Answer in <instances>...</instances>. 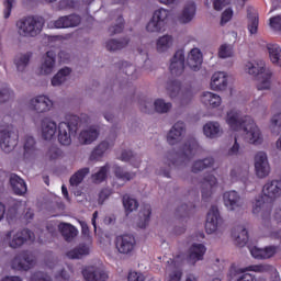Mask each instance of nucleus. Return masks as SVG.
I'll return each mask as SVG.
<instances>
[{
    "label": "nucleus",
    "instance_id": "obj_1",
    "mask_svg": "<svg viewBox=\"0 0 281 281\" xmlns=\"http://www.w3.org/2000/svg\"><path fill=\"white\" fill-rule=\"evenodd\" d=\"M225 122L232 131H238L241 126L243 139L246 144H250L251 146H262L265 143L262 130L251 116L247 115L240 119V112L238 110H229L226 113Z\"/></svg>",
    "mask_w": 281,
    "mask_h": 281
},
{
    "label": "nucleus",
    "instance_id": "obj_2",
    "mask_svg": "<svg viewBox=\"0 0 281 281\" xmlns=\"http://www.w3.org/2000/svg\"><path fill=\"white\" fill-rule=\"evenodd\" d=\"M244 71L248 76L258 78L257 89L259 91H269L273 87V70L267 67L262 60L247 61L244 64Z\"/></svg>",
    "mask_w": 281,
    "mask_h": 281
},
{
    "label": "nucleus",
    "instance_id": "obj_3",
    "mask_svg": "<svg viewBox=\"0 0 281 281\" xmlns=\"http://www.w3.org/2000/svg\"><path fill=\"white\" fill-rule=\"evenodd\" d=\"M280 196L281 181H268L262 188V195L256 196L252 202L254 214H260V212L265 211V205H267V203H273V201H276V199H280Z\"/></svg>",
    "mask_w": 281,
    "mask_h": 281
},
{
    "label": "nucleus",
    "instance_id": "obj_4",
    "mask_svg": "<svg viewBox=\"0 0 281 281\" xmlns=\"http://www.w3.org/2000/svg\"><path fill=\"white\" fill-rule=\"evenodd\" d=\"M57 139L61 146H69L71 138L78 133V116H70L68 121L60 122L57 126Z\"/></svg>",
    "mask_w": 281,
    "mask_h": 281
},
{
    "label": "nucleus",
    "instance_id": "obj_5",
    "mask_svg": "<svg viewBox=\"0 0 281 281\" xmlns=\"http://www.w3.org/2000/svg\"><path fill=\"white\" fill-rule=\"evenodd\" d=\"M170 18V10L166 8H159L154 11L151 18L147 22L145 30L148 34H160L166 30L168 25V19Z\"/></svg>",
    "mask_w": 281,
    "mask_h": 281
},
{
    "label": "nucleus",
    "instance_id": "obj_6",
    "mask_svg": "<svg viewBox=\"0 0 281 281\" xmlns=\"http://www.w3.org/2000/svg\"><path fill=\"white\" fill-rule=\"evenodd\" d=\"M16 30L20 36H38L43 30V22L34 16H27L16 22Z\"/></svg>",
    "mask_w": 281,
    "mask_h": 281
},
{
    "label": "nucleus",
    "instance_id": "obj_7",
    "mask_svg": "<svg viewBox=\"0 0 281 281\" xmlns=\"http://www.w3.org/2000/svg\"><path fill=\"white\" fill-rule=\"evenodd\" d=\"M34 239V233L30 232V229L18 231L13 229L5 234L4 243L9 245L12 249H19V247H23L27 240Z\"/></svg>",
    "mask_w": 281,
    "mask_h": 281
},
{
    "label": "nucleus",
    "instance_id": "obj_8",
    "mask_svg": "<svg viewBox=\"0 0 281 281\" xmlns=\"http://www.w3.org/2000/svg\"><path fill=\"white\" fill-rule=\"evenodd\" d=\"M225 229V223L218 207L212 206L206 215L205 232L206 234H221Z\"/></svg>",
    "mask_w": 281,
    "mask_h": 281
},
{
    "label": "nucleus",
    "instance_id": "obj_9",
    "mask_svg": "<svg viewBox=\"0 0 281 281\" xmlns=\"http://www.w3.org/2000/svg\"><path fill=\"white\" fill-rule=\"evenodd\" d=\"M255 175L258 179H267L271 175V164L266 151H257L254 156Z\"/></svg>",
    "mask_w": 281,
    "mask_h": 281
},
{
    "label": "nucleus",
    "instance_id": "obj_10",
    "mask_svg": "<svg viewBox=\"0 0 281 281\" xmlns=\"http://www.w3.org/2000/svg\"><path fill=\"white\" fill-rule=\"evenodd\" d=\"M114 247L122 256H131L137 247V240L131 234L119 235L114 239Z\"/></svg>",
    "mask_w": 281,
    "mask_h": 281
},
{
    "label": "nucleus",
    "instance_id": "obj_11",
    "mask_svg": "<svg viewBox=\"0 0 281 281\" xmlns=\"http://www.w3.org/2000/svg\"><path fill=\"white\" fill-rule=\"evenodd\" d=\"M19 134L10 126L0 128V147L4 153H11L16 146Z\"/></svg>",
    "mask_w": 281,
    "mask_h": 281
},
{
    "label": "nucleus",
    "instance_id": "obj_12",
    "mask_svg": "<svg viewBox=\"0 0 281 281\" xmlns=\"http://www.w3.org/2000/svg\"><path fill=\"white\" fill-rule=\"evenodd\" d=\"M83 280L86 281H109V271L102 266L90 265L86 266L82 271Z\"/></svg>",
    "mask_w": 281,
    "mask_h": 281
},
{
    "label": "nucleus",
    "instance_id": "obj_13",
    "mask_svg": "<svg viewBox=\"0 0 281 281\" xmlns=\"http://www.w3.org/2000/svg\"><path fill=\"white\" fill-rule=\"evenodd\" d=\"M251 266L244 268L236 266L231 267L227 274L228 281H258L256 276L249 273V271L254 272V270H249Z\"/></svg>",
    "mask_w": 281,
    "mask_h": 281
},
{
    "label": "nucleus",
    "instance_id": "obj_14",
    "mask_svg": "<svg viewBox=\"0 0 281 281\" xmlns=\"http://www.w3.org/2000/svg\"><path fill=\"white\" fill-rule=\"evenodd\" d=\"M54 69H56V52L48 50L41 59L37 74L40 76H52Z\"/></svg>",
    "mask_w": 281,
    "mask_h": 281
},
{
    "label": "nucleus",
    "instance_id": "obj_15",
    "mask_svg": "<svg viewBox=\"0 0 281 281\" xmlns=\"http://www.w3.org/2000/svg\"><path fill=\"white\" fill-rule=\"evenodd\" d=\"M186 136V123L183 121H178L167 134V143L170 146H177L183 142Z\"/></svg>",
    "mask_w": 281,
    "mask_h": 281
},
{
    "label": "nucleus",
    "instance_id": "obj_16",
    "mask_svg": "<svg viewBox=\"0 0 281 281\" xmlns=\"http://www.w3.org/2000/svg\"><path fill=\"white\" fill-rule=\"evenodd\" d=\"M280 251V248L278 246H266L263 248H260L258 246H251L249 248L250 256L255 258L256 260H269L276 256Z\"/></svg>",
    "mask_w": 281,
    "mask_h": 281
},
{
    "label": "nucleus",
    "instance_id": "obj_17",
    "mask_svg": "<svg viewBox=\"0 0 281 281\" xmlns=\"http://www.w3.org/2000/svg\"><path fill=\"white\" fill-rule=\"evenodd\" d=\"M40 133L43 139H46V142H52V139L56 138V133H58V125L54 120L45 117L41 121Z\"/></svg>",
    "mask_w": 281,
    "mask_h": 281
},
{
    "label": "nucleus",
    "instance_id": "obj_18",
    "mask_svg": "<svg viewBox=\"0 0 281 281\" xmlns=\"http://www.w3.org/2000/svg\"><path fill=\"white\" fill-rule=\"evenodd\" d=\"M153 108L156 113H168V111L172 109V103L166 102L164 99H156L153 103L150 101H145L140 105V109L144 111V113H150Z\"/></svg>",
    "mask_w": 281,
    "mask_h": 281
},
{
    "label": "nucleus",
    "instance_id": "obj_19",
    "mask_svg": "<svg viewBox=\"0 0 281 281\" xmlns=\"http://www.w3.org/2000/svg\"><path fill=\"white\" fill-rule=\"evenodd\" d=\"M29 106L32 111H36V113H47V111H52L54 102L47 95H37L30 100Z\"/></svg>",
    "mask_w": 281,
    "mask_h": 281
},
{
    "label": "nucleus",
    "instance_id": "obj_20",
    "mask_svg": "<svg viewBox=\"0 0 281 281\" xmlns=\"http://www.w3.org/2000/svg\"><path fill=\"white\" fill-rule=\"evenodd\" d=\"M223 203L228 212H236V210L243 207V200L236 191H226L223 194Z\"/></svg>",
    "mask_w": 281,
    "mask_h": 281
},
{
    "label": "nucleus",
    "instance_id": "obj_21",
    "mask_svg": "<svg viewBox=\"0 0 281 281\" xmlns=\"http://www.w3.org/2000/svg\"><path fill=\"white\" fill-rule=\"evenodd\" d=\"M34 265V257L29 252H22L14 257L11 266L16 271H27Z\"/></svg>",
    "mask_w": 281,
    "mask_h": 281
},
{
    "label": "nucleus",
    "instance_id": "obj_22",
    "mask_svg": "<svg viewBox=\"0 0 281 281\" xmlns=\"http://www.w3.org/2000/svg\"><path fill=\"white\" fill-rule=\"evenodd\" d=\"M248 271H254V273H269L270 281H281L278 268L269 263L251 265Z\"/></svg>",
    "mask_w": 281,
    "mask_h": 281
},
{
    "label": "nucleus",
    "instance_id": "obj_23",
    "mask_svg": "<svg viewBox=\"0 0 281 281\" xmlns=\"http://www.w3.org/2000/svg\"><path fill=\"white\" fill-rule=\"evenodd\" d=\"M80 25V18L78 15H66L50 22V27L56 30H65L67 27H78Z\"/></svg>",
    "mask_w": 281,
    "mask_h": 281
},
{
    "label": "nucleus",
    "instance_id": "obj_24",
    "mask_svg": "<svg viewBox=\"0 0 281 281\" xmlns=\"http://www.w3.org/2000/svg\"><path fill=\"white\" fill-rule=\"evenodd\" d=\"M229 76L225 71H217L211 78L210 87L213 91H225Z\"/></svg>",
    "mask_w": 281,
    "mask_h": 281
},
{
    "label": "nucleus",
    "instance_id": "obj_25",
    "mask_svg": "<svg viewBox=\"0 0 281 281\" xmlns=\"http://www.w3.org/2000/svg\"><path fill=\"white\" fill-rule=\"evenodd\" d=\"M175 46V37L170 34L159 36L155 43L157 54H168Z\"/></svg>",
    "mask_w": 281,
    "mask_h": 281
},
{
    "label": "nucleus",
    "instance_id": "obj_26",
    "mask_svg": "<svg viewBox=\"0 0 281 281\" xmlns=\"http://www.w3.org/2000/svg\"><path fill=\"white\" fill-rule=\"evenodd\" d=\"M200 102L207 109H218L223 104V99L217 93L205 91L200 95Z\"/></svg>",
    "mask_w": 281,
    "mask_h": 281
},
{
    "label": "nucleus",
    "instance_id": "obj_27",
    "mask_svg": "<svg viewBox=\"0 0 281 281\" xmlns=\"http://www.w3.org/2000/svg\"><path fill=\"white\" fill-rule=\"evenodd\" d=\"M217 188H218V179H216L214 175L205 176L202 182L203 199H207L209 196H212V194L216 192Z\"/></svg>",
    "mask_w": 281,
    "mask_h": 281
},
{
    "label": "nucleus",
    "instance_id": "obj_28",
    "mask_svg": "<svg viewBox=\"0 0 281 281\" xmlns=\"http://www.w3.org/2000/svg\"><path fill=\"white\" fill-rule=\"evenodd\" d=\"M187 65L192 71H199L203 65V53L199 48H192L188 54Z\"/></svg>",
    "mask_w": 281,
    "mask_h": 281
},
{
    "label": "nucleus",
    "instance_id": "obj_29",
    "mask_svg": "<svg viewBox=\"0 0 281 281\" xmlns=\"http://www.w3.org/2000/svg\"><path fill=\"white\" fill-rule=\"evenodd\" d=\"M196 15V5L194 2L187 3L181 13L178 15V23L182 25H187V23H191Z\"/></svg>",
    "mask_w": 281,
    "mask_h": 281
},
{
    "label": "nucleus",
    "instance_id": "obj_30",
    "mask_svg": "<svg viewBox=\"0 0 281 281\" xmlns=\"http://www.w3.org/2000/svg\"><path fill=\"white\" fill-rule=\"evenodd\" d=\"M89 254H91V238H89L87 244H80L75 249L69 250L67 257L71 260H80V258H85Z\"/></svg>",
    "mask_w": 281,
    "mask_h": 281
},
{
    "label": "nucleus",
    "instance_id": "obj_31",
    "mask_svg": "<svg viewBox=\"0 0 281 281\" xmlns=\"http://www.w3.org/2000/svg\"><path fill=\"white\" fill-rule=\"evenodd\" d=\"M205 251L207 248L203 244H193L189 249V263L196 265L199 260H203V256H205Z\"/></svg>",
    "mask_w": 281,
    "mask_h": 281
},
{
    "label": "nucleus",
    "instance_id": "obj_32",
    "mask_svg": "<svg viewBox=\"0 0 281 281\" xmlns=\"http://www.w3.org/2000/svg\"><path fill=\"white\" fill-rule=\"evenodd\" d=\"M183 63H186V57L182 52H177L170 60L169 71L173 76H179L183 74Z\"/></svg>",
    "mask_w": 281,
    "mask_h": 281
},
{
    "label": "nucleus",
    "instance_id": "obj_33",
    "mask_svg": "<svg viewBox=\"0 0 281 281\" xmlns=\"http://www.w3.org/2000/svg\"><path fill=\"white\" fill-rule=\"evenodd\" d=\"M203 133L209 139H216L223 135V127L218 122L211 121L203 126Z\"/></svg>",
    "mask_w": 281,
    "mask_h": 281
},
{
    "label": "nucleus",
    "instance_id": "obj_34",
    "mask_svg": "<svg viewBox=\"0 0 281 281\" xmlns=\"http://www.w3.org/2000/svg\"><path fill=\"white\" fill-rule=\"evenodd\" d=\"M72 70L69 67H64L57 71L56 75L50 79L52 87H63L67 80H69V76H71Z\"/></svg>",
    "mask_w": 281,
    "mask_h": 281
},
{
    "label": "nucleus",
    "instance_id": "obj_35",
    "mask_svg": "<svg viewBox=\"0 0 281 281\" xmlns=\"http://www.w3.org/2000/svg\"><path fill=\"white\" fill-rule=\"evenodd\" d=\"M100 133L95 127H88L80 132L78 136L79 144H93L98 139Z\"/></svg>",
    "mask_w": 281,
    "mask_h": 281
},
{
    "label": "nucleus",
    "instance_id": "obj_36",
    "mask_svg": "<svg viewBox=\"0 0 281 281\" xmlns=\"http://www.w3.org/2000/svg\"><path fill=\"white\" fill-rule=\"evenodd\" d=\"M58 231L67 243H71V240L78 236V228L69 223H60Z\"/></svg>",
    "mask_w": 281,
    "mask_h": 281
},
{
    "label": "nucleus",
    "instance_id": "obj_37",
    "mask_svg": "<svg viewBox=\"0 0 281 281\" xmlns=\"http://www.w3.org/2000/svg\"><path fill=\"white\" fill-rule=\"evenodd\" d=\"M30 60H32V53H20L15 55L13 63L15 65L16 71L23 74L25 69H27V65H30Z\"/></svg>",
    "mask_w": 281,
    "mask_h": 281
},
{
    "label": "nucleus",
    "instance_id": "obj_38",
    "mask_svg": "<svg viewBox=\"0 0 281 281\" xmlns=\"http://www.w3.org/2000/svg\"><path fill=\"white\" fill-rule=\"evenodd\" d=\"M150 205L143 206L138 212V217L136 220V225L140 229H146L148 227V223H150Z\"/></svg>",
    "mask_w": 281,
    "mask_h": 281
},
{
    "label": "nucleus",
    "instance_id": "obj_39",
    "mask_svg": "<svg viewBox=\"0 0 281 281\" xmlns=\"http://www.w3.org/2000/svg\"><path fill=\"white\" fill-rule=\"evenodd\" d=\"M10 183L15 194L23 196V194L27 192V186L25 184V181L21 179V177L16 175H11Z\"/></svg>",
    "mask_w": 281,
    "mask_h": 281
},
{
    "label": "nucleus",
    "instance_id": "obj_40",
    "mask_svg": "<svg viewBox=\"0 0 281 281\" xmlns=\"http://www.w3.org/2000/svg\"><path fill=\"white\" fill-rule=\"evenodd\" d=\"M167 271L169 272L168 281H181L183 273L179 270V262L177 260L171 259L167 261Z\"/></svg>",
    "mask_w": 281,
    "mask_h": 281
},
{
    "label": "nucleus",
    "instance_id": "obj_41",
    "mask_svg": "<svg viewBox=\"0 0 281 281\" xmlns=\"http://www.w3.org/2000/svg\"><path fill=\"white\" fill-rule=\"evenodd\" d=\"M233 238H235V243H237L239 247L247 245V240H249L247 226H237L233 232Z\"/></svg>",
    "mask_w": 281,
    "mask_h": 281
},
{
    "label": "nucleus",
    "instance_id": "obj_42",
    "mask_svg": "<svg viewBox=\"0 0 281 281\" xmlns=\"http://www.w3.org/2000/svg\"><path fill=\"white\" fill-rule=\"evenodd\" d=\"M267 50L269 53V57L273 65H278L281 67V48L278 44H268Z\"/></svg>",
    "mask_w": 281,
    "mask_h": 281
},
{
    "label": "nucleus",
    "instance_id": "obj_43",
    "mask_svg": "<svg viewBox=\"0 0 281 281\" xmlns=\"http://www.w3.org/2000/svg\"><path fill=\"white\" fill-rule=\"evenodd\" d=\"M90 169L89 167H85L79 169L77 172H75L69 180L70 186H80V183H82V181H85V177H87V175H89Z\"/></svg>",
    "mask_w": 281,
    "mask_h": 281
},
{
    "label": "nucleus",
    "instance_id": "obj_44",
    "mask_svg": "<svg viewBox=\"0 0 281 281\" xmlns=\"http://www.w3.org/2000/svg\"><path fill=\"white\" fill-rule=\"evenodd\" d=\"M167 94L171 100L179 98L181 95V82L180 81H169L167 82Z\"/></svg>",
    "mask_w": 281,
    "mask_h": 281
},
{
    "label": "nucleus",
    "instance_id": "obj_45",
    "mask_svg": "<svg viewBox=\"0 0 281 281\" xmlns=\"http://www.w3.org/2000/svg\"><path fill=\"white\" fill-rule=\"evenodd\" d=\"M269 131L272 135H280L281 133V112L273 114L269 122Z\"/></svg>",
    "mask_w": 281,
    "mask_h": 281
},
{
    "label": "nucleus",
    "instance_id": "obj_46",
    "mask_svg": "<svg viewBox=\"0 0 281 281\" xmlns=\"http://www.w3.org/2000/svg\"><path fill=\"white\" fill-rule=\"evenodd\" d=\"M120 159H121V161H128L131 164V166H133L134 168H139L140 164H142V159H139V157L133 155V151H131V150L122 151Z\"/></svg>",
    "mask_w": 281,
    "mask_h": 281
},
{
    "label": "nucleus",
    "instance_id": "obj_47",
    "mask_svg": "<svg viewBox=\"0 0 281 281\" xmlns=\"http://www.w3.org/2000/svg\"><path fill=\"white\" fill-rule=\"evenodd\" d=\"M128 45V40H110L106 42L105 47L109 52H117V49H124Z\"/></svg>",
    "mask_w": 281,
    "mask_h": 281
},
{
    "label": "nucleus",
    "instance_id": "obj_48",
    "mask_svg": "<svg viewBox=\"0 0 281 281\" xmlns=\"http://www.w3.org/2000/svg\"><path fill=\"white\" fill-rule=\"evenodd\" d=\"M123 206L125 209L126 214H131V212H135L139 207V202L134 198L128 195L123 196Z\"/></svg>",
    "mask_w": 281,
    "mask_h": 281
},
{
    "label": "nucleus",
    "instance_id": "obj_49",
    "mask_svg": "<svg viewBox=\"0 0 281 281\" xmlns=\"http://www.w3.org/2000/svg\"><path fill=\"white\" fill-rule=\"evenodd\" d=\"M212 166H214V158L198 160L193 164L192 172H201V170H205V168H212Z\"/></svg>",
    "mask_w": 281,
    "mask_h": 281
},
{
    "label": "nucleus",
    "instance_id": "obj_50",
    "mask_svg": "<svg viewBox=\"0 0 281 281\" xmlns=\"http://www.w3.org/2000/svg\"><path fill=\"white\" fill-rule=\"evenodd\" d=\"M114 175L120 181H131L132 179H135V172L124 171V168L119 166L114 167Z\"/></svg>",
    "mask_w": 281,
    "mask_h": 281
},
{
    "label": "nucleus",
    "instance_id": "obj_51",
    "mask_svg": "<svg viewBox=\"0 0 281 281\" xmlns=\"http://www.w3.org/2000/svg\"><path fill=\"white\" fill-rule=\"evenodd\" d=\"M183 151L187 157H191L192 155H199L201 153V146H199L198 142L192 140L189 144L184 145Z\"/></svg>",
    "mask_w": 281,
    "mask_h": 281
},
{
    "label": "nucleus",
    "instance_id": "obj_52",
    "mask_svg": "<svg viewBox=\"0 0 281 281\" xmlns=\"http://www.w3.org/2000/svg\"><path fill=\"white\" fill-rule=\"evenodd\" d=\"M110 148H113V140L105 139L97 146L93 153L97 157H102V155H104L106 150H110Z\"/></svg>",
    "mask_w": 281,
    "mask_h": 281
},
{
    "label": "nucleus",
    "instance_id": "obj_53",
    "mask_svg": "<svg viewBox=\"0 0 281 281\" xmlns=\"http://www.w3.org/2000/svg\"><path fill=\"white\" fill-rule=\"evenodd\" d=\"M106 172H109V166H103L99 168V170L92 175L93 182L102 183V181L106 179Z\"/></svg>",
    "mask_w": 281,
    "mask_h": 281
},
{
    "label": "nucleus",
    "instance_id": "obj_54",
    "mask_svg": "<svg viewBox=\"0 0 281 281\" xmlns=\"http://www.w3.org/2000/svg\"><path fill=\"white\" fill-rule=\"evenodd\" d=\"M220 58H232L234 56V47L229 44H223L218 49Z\"/></svg>",
    "mask_w": 281,
    "mask_h": 281
},
{
    "label": "nucleus",
    "instance_id": "obj_55",
    "mask_svg": "<svg viewBox=\"0 0 281 281\" xmlns=\"http://www.w3.org/2000/svg\"><path fill=\"white\" fill-rule=\"evenodd\" d=\"M240 153V144L238 143V136H235L233 146L228 149V157H234L239 155Z\"/></svg>",
    "mask_w": 281,
    "mask_h": 281
},
{
    "label": "nucleus",
    "instance_id": "obj_56",
    "mask_svg": "<svg viewBox=\"0 0 281 281\" xmlns=\"http://www.w3.org/2000/svg\"><path fill=\"white\" fill-rule=\"evenodd\" d=\"M248 31L250 34H257L258 32V16L254 15L249 19Z\"/></svg>",
    "mask_w": 281,
    "mask_h": 281
},
{
    "label": "nucleus",
    "instance_id": "obj_57",
    "mask_svg": "<svg viewBox=\"0 0 281 281\" xmlns=\"http://www.w3.org/2000/svg\"><path fill=\"white\" fill-rule=\"evenodd\" d=\"M232 16H234V10H232V8L226 9L222 13L221 24L225 25V23H229V21H232Z\"/></svg>",
    "mask_w": 281,
    "mask_h": 281
},
{
    "label": "nucleus",
    "instance_id": "obj_58",
    "mask_svg": "<svg viewBox=\"0 0 281 281\" xmlns=\"http://www.w3.org/2000/svg\"><path fill=\"white\" fill-rule=\"evenodd\" d=\"M229 3H232V0H213V8L214 10L221 11L226 5H229Z\"/></svg>",
    "mask_w": 281,
    "mask_h": 281
},
{
    "label": "nucleus",
    "instance_id": "obj_59",
    "mask_svg": "<svg viewBox=\"0 0 281 281\" xmlns=\"http://www.w3.org/2000/svg\"><path fill=\"white\" fill-rule=\"evenodd\" d=\"M269 25L272 30H281V15L270 18Z\"/></svg>",
    "mask_w": 281,
    "mask_h": 281
},
{
    "label": "nucleus",
    "instance_id": "obj_60",
    "mask_svg": "<svg viewBox=\"0 0 281 281\" xmlns=\"http://www.w3.org/2000/svg\"><path fill=\"white\" fill-rule=\"evenodd\" d=\"M146 277L142 272L132 271L128 274V281H144Z\"/></svg>",
    "mask_w": 281,
    "mask_h": 281
},
{
    "label": "nucleus",
    "instance_id": "obj_61",
    "mask_svg": "<svg viewBox=\"0 0 281 281\" xmlns=\"http://www.w3.org/2000/svg\"><path fill=\"white\" fill-rule=\"evenodd\" d=\"M111 196V190L109 189H103L100 193H99V204L102 205L106 199H109Z\"/></svg>",
    "mask_w": 281,
    "mask_h": 281
},
{
    "label": "nucleus",
    "instance_id": "obj_62",
    "mask_svg": "<svg viewBox=\"0 0 281 281\" xmlns=\"http://www.w3.org/2000/svg\"><path fill=\"white\" fill-rule=\"evenodd\" d=\"M272 225H274V227H281V209H278L272 217Z\"/></svg>",
    "mask_w": 281,
    "mask_h": 281
},
{
    "label": "nucleus",
    "instance_id": "obj_63",
    "mask_svg": "<svg viewBox=\"0 0 281 281\" xmlns=\"http://www.w3.org/2000/svg\"><path fill=\"white\" fill-rule=\"evenodd\" d=\"M31 281H52V279H49V277L46 276V274L43 273V272H36V273L32 277Z\"/></svg>",
    "mask_w": 281,
    "mask_h": 281
},
{
    "label": "nucleus",
    "instance_id": "obj_64",
    "mask_svg": "<svg viewBox=\"0 0 281 281\" xmlns=\"http://www.w3.org/2000/svg\"><path fill=\"white\" fill-rule=\"evenodd\" d=\"M55 281H69V274H67V271L61 270L55 276Z\"/></svg>",
    "mask_w": 281,
    "mask_h": 281
}]
</instances>
